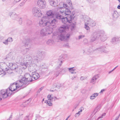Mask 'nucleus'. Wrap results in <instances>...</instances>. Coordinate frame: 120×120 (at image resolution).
<instances>
[{
	"instance_id": "f257e3e1",
	"label": "nucleus",
	"mask_w": 120,
	"mask_h": 120,
	"mask_svg": "<svg viewBox=\"0 0 120 120\" xmlns=\"http://www.w3.org/2000/svg\"><path fill=\"white\" fill-rule=\"evenodd\" d=\"M60 13H56V18L59 19H61L63 23L65 25H68V23H71L74 19L75 16L74 14L71 15V13L70 10L68 9H60L59 10Z\"/></svg>"
},
{
	"instance_id": "f03ea898",
	"label": "nucleus",
	"mask_w": 120,
	"mask_h": 120,
	"mask_svg": "<svg viewBox=\"0 0 120 120\" xmlns=\"http://www.w3.org/2000/svg\"><path fill=\"white\" fill-rule=\"evenodd\" d=\"M100 38L103 41L107 38L106 35L105 34V32L103 30L95 31L91 34L90 38V41L93 42Z\"/></svg>"
},
{
	"instance_id": "7ed1b4c3",
	"label": "nucleus",
	"mask_w": 120,
	"mask_h": 120,
	"mask_svg": "<svg viewBox=\"0 0 120 120\" xmlns=\"http://www.w3.org/2000/svg\"><path fill=\"white\" fill-rule=\"evenodd\" d=\"M24 77L20 76V77L21 78L20 80H18L17 83L19 84L20 86H21L22 84L23 85H26L29 82H32L33 80L32 78V76L28 73H26L24 75Z\"/></svg>"
},
{
	"instance_id": "20e7f679",
	"label": "nucleus",
	"mask_w": 120,
	"mask_h": 120,
	"mask_svg": "<svg viewBox=\"0 0 120 120\" xmlns=\"http://www.w3.org/2000/svg\"><path fill=\"white\" fill-rule=\"evenodd\" d=\"M50 24L49 20L48 21L47 16H44L39 20V26L41 27L49 26Z\"/></svg>"
},
{
	"instance_id": "39448f33",
	"label": "nucleus",
	"mask_w": 120,
	"mask_h": 120,
	"mask_svg": "<svg viewBox=\"0 0 120 120\" xmlns=\"http://www.w3.org/2000/svg\"><path fill=\"white\" fill-rule=\"evenodd\" d=\"M18 81H17L15 83H14L12 84H11L10 86L9 87L13 91L19 88L20 89H23L26 86V85H23L22 84L21 86H20V85H19V84L17 83Z\"/></svg>"
},
{
	"instance_id": "423d86ee",
	"label": "nucleus",
	"mask_w": 120,
	"mask_h": 120,
	"mask_svg": "<svg viewBox=\"0 0 120 120\" xmlns=\"http://www.w3.org/2000/svg\"><path fill=\"white\" fill-rule=\"evenodd\" d=\"M32 12L34 16L38 17H41L42 15L40 9L38 8H34L32 9Z\"/></svg>"
},
{
	"instance_id": "0eeeda50",
	"label": "nucleus",
	"mask_w": 120,
	"mask_h": 120,
	"mask_svg": "<svg viewBox=\"0 0 120 120\" xmlns=\"http://www.w3.org/2000/svg\"><path fill=\"white\" fill-rule=\"evenodd\" d=\"M45 55V53L44 52L41 51H38L37 53L36 58H35L34 59L40 61L44 59Z\"/></svg>"
},
{
	"instance_id": "6e6552de",
	"label": "nucleus",
	"mask_w": 120,
	"mask_h": 120,
	"mask_svg": "<svg viewBox=\"0 0 120 120\" xmlns=\"http://www.w3.org/2000/svg\"><path fill=\"white\" fill-rule=\"evenodd\" d=\"M28 69L29 71L32 73L35 72L37 70V66L35 64H28Z\"/></svg>"
},
{
	"instance_id": "1a4fd4ad",
	"label": "nucleus",
	"mask_w": 120,
	"mask_h": 120,
	"mask_svg": "<svg viewBox=\"0 0 120 120\" xmlns=\"http://www.w3.org/2000/svg\"><path fill=\"white\" fill-rule=\"evenodd\" d=\"M70 36L69 34H67L66 35H64L62 34L59 35L58 38L61 41H68L69 39Z\"/></svg>"
},
{
	"instance_id": "9d476101",
	"label": "nucleus",
	"mask_w": 120,
	"mask_h": 120,
	"mask_svg": "<svg viewBox=\"0 0 120 120\" xmlns=\"http://www.w3.org/2000/svg\"><path fill=\"white\" fill-rule=\"evenodd\" d=\"M94 51L101 52L102 53H107L109 52V50L107 49L105 46H104L97 48Z\"/></svg>"
},
{
	"instance_id": "9b49d317",
	"label": "nucleus",
	"mask_w": 120,
	"mask_h": 120,
	"mask_svg": "<svg viewBox=\"0 0 120 120\" xmlns=\"http://www.w3.org/2000/svg\"><path fill=\"white\" fill-rule=\"evenodd\" d=\"M37 4L38 7L40 8H45L46 4L45 0H38Z\"/></svg>"
},
{
	"instance_id": "f8f14e48",
	"label": "nucleus",
	"mask_w": 120,
	"mask_h": 120,
	"mask_svg": "<svg viewBox=\"0 0 120 120\" xmlns=\"http://www.w3.org/2000/svg\"><path fill=\"white\" fill-rule=\"evenodd\" d=\"M0 68L3 71H8L10 70L8 68V66L5 63L1 62L0 63Z\"/></svg>"
},
{
	"instance_id": "ddd939ff",
	"label": "nucleus",
	"mask_w": 120,
	"mask_h": 120,
	"mask_svg": "<svg viewBox=\"0 0 120 120\" xmlns=\"http://www.w3.org/2000/svg\"><path fill=\"white\" fill-rule=\"evenodd\" d=\"M59 6H60V7L58 9V12L57 13H60L59 10L60 9L63 8V9H68V10H69L68 8H67L68 6L67 4L65 3H64L63 2H61L60 3Z\"/></svg>"
},
{
	"instance_id": "4468645a",
	"label": "nucleus",
	"mask_w": 120,
	"mask_h": 120,
	"mask_svg": "<svg viewBox=\"0 0 120 120\" xmlns=\"http://www.w3.org/2000/svg\"><path fill=\"white\" fill-rule=\"evenodd\" d=\"M23 60L24 61H27L29 63H31L32 58L30 55H26L24 56Z\"/></svg>"
},
{
	"instance_id": "2eb2a0df",
	"label": "nucleus",
	"mask_w": 120,
	"mask_h": 120,
	"mask_svg": "<svg viewBox=\"0 0 120 120\" xmlns=\"http://www.w3.org/2000/svg\"><path fill=\"white\" fill-rule=\"evenodd\" d=\"M68 26L67 25H63L59 28V31L60 33H62L65 31L66 29H68Z\"/></svg>"
},
{
	"instance_id": "dca6fc26",
	"label": "nucleus",
	"mask_w": 120,
	"mask_h": 120,
	"mask_svg": "<svg viewBox=\"0 0 120 120\" xmlns=\"http://www.w3.org/2000/svg\"><path fill=\"white\" fill-rule=\"evenodd\" d=\"M50 24L52 26H54L57 22V20L56 19L54 18L53 17L50 20H49Z\"/></svg>"
},
{
	"instance_id": "f3484780",
	"label": "nucleus",
	"mask_w": 120,
	"mask_h": 120,
	"mask_svg": "<svg viewBox=\"0 0 120 120\" xmlns=\"http://www.w3.org/2000/svg\"><path fill=\"white\" fill-rule=\"evenodd\" d=\"M46 30L47 35L50 34L53 31V29L50 26H47L45 28Z\"/></svg>"
},
{
	"instance_id": "a211bd4d",
	"label": "nucleus",
	"mask_w": 120,
	"mask_h": 120,
	"mask_svg": "<svg viewBox=\"0 0 120 120\" xmlns=\"http://www.w3.org/2000/svg\"><path fill=\"white\" fill-rule=\"evenodd\" d=\"M13 91L9 88V89L6 90V94L4 97L6 98L8 96H11L12 94V92Z\"/></svg>"
},
{
	"instance_id": "6ab92c4d",
	"label": "nucleus",
	"mask_w": 120,
	"mask_h": 120,
	"mask_svg": "<svg viewBox=\"0 0 120 120\" xmlns=\"http://www.w3.org/2000/svg\"><path fill=\"white\" fill-rule=\"evenodd\" d=\"M40 75L39 74L37 73L34 72L32 73V78L33 80H35L38 79Z\"/></svg>"
},
{
	"instance_id": "aec40b11",
	"label": "nucleus",
	"mask_w": 120,
	"mask_h": 120,
	"mask_svg": "<svg viewBox=\"0 0 120 120\" xmlns=\"http://www.w3.org/2000/svg\"><path fill=\"white\" fill-rule=\"evenodd\" d=\"M88 22L87 23L88 24L91 26L93 27L96 25V23L92 19H90L89 20H88Z\"/></svg>"
},
{
	"instance_id": "412c9836",
	"label": "nucleus",
	"mask_w": 120,
	"mask_h": 120,
	"mask_svg": "<svg viewBox=\"0 0 120 120\" xmlns=\"http://www.w3.org/2000/svg\"><path fill=\"white\" fill-rule=\"evenodd\" d=\"M46 14L48 16L50 17L51 18L53 17L54 15V13L51 10H50L47 11Z\"/></svg>"
},
{
	"instance_id": "4be33fe9",
	"label": "nucleus",
	"mask_w": 120,
	"mask_h": 120,
	"mask_svg": "<svg viewBox=\"0 0 120 120\" xmlns=\"http://www.w3.org/2000/svg\"><path fill=\"white\" fill-rule=\"evenodd\" d=\"M30 39L29 38H28L27 39L23 41V43L26 46L29 47L30 46Z\"/></svg>"
},
{
	"instance_id": "5701e85b",
	"label": "nucleus",
	"mask_w": 120,
	"mask_h": 120,
	"mask_svg": "<svg viewBox=\"0 0 120 120\" xmlns=\"http://www.w3.org/2000/svg\"><path fill=\"white\" fill-rule=\"evenodd\" d=\"M118 17V12L116 11H114L112 15L113 19V20H115L117 19Z\"/></svg>"
},
{
	"instance_id": "b1692460",
	"label": "nucleus",
	"mask_w": 120,
	"mask_h": 120,
	"mask_svg": "<svg viewBox=\"0 0 120 120\" xmlns=\"http://www.w3.org/2000/svg\"><path fill=\"white\" fill-rule=\"evenodd\" d=\"M41 35L43 36L47 35L45 28L42 29L40 32Z\"/></svg>"
},
{
	"instance_id": "393cba45",
	"label": "nucleus",
	"mask_w": 120,
	"mask_h": 120,
	"mask_svg": "<svg viewBox=\"0 0 120 120\" xmlns=\"http://www.w3.org/2000/svg\"><path fill=\"white\" fill-rule=\"evenodd\" d=\"M56 0H49L50 5L52 6L56 7L57 6L56 3L55 2Z\"/></svg>"
},
{
	"instance_id": "a878e982",
	"label": "nucleus",
	"mask_w": 120,
	"mask_h": 120,
	"mask_svg": "<svg viewBox=\"0 0 120 120\" xmlns=\"http://www.w3.org/2000/svg\"><path fill=\"white\" fill-rule=\"evenodd\" d=\"M9 15L11 16L12 15L13 19H17L18 18V15L15 13L10 12L9 13Z\"/></svg>"
},
{
	"instance_id": "bb28decb",
	"label": "nucleus",
	"mask_w": 120,
	"mask_h": 120,
	"mask_svg": "<svg viewBox=\"0 0 120 120\" xmlns=\"http://www.w3.org/2000/svg\"><path fill=\"white\" fill-rule=\"evenodd\" d=\"M101 108V105H99L95 109L93 113L95 114L97 112L99 111Z\"/></svg>"
},
{
	"instance_id": "cd10ccee",
	"label": "nucleus",
	"mask_w": 120,
	"mask_h": 120,
	"mask_svg": "<svg viewBox=\"0 0 120 120\" xmlns=\"http://www.w3.org/2000/svg\"><path fill=\"white\" fill-rule=\"evenodd\" d=\"M99 77V76L98 75H94L90 81V82L94 84L95 82H94L96 81Z\"/></svg>"
},
{
	"instance_id": "c85d7f7f",
	"label": "nucleus",
	"mask_w": 120,
	"mask_h": 120,
	"mask_svg": "<svg viewBox=\"0 0 120 120\" xmlns=\"http://www.w3.org/2000/svg\"><path fill=\"white\" fill-rule=\"evenodd\" d=\"M53 86L54 88H59L61 86V84L60 82H57L54 83L53 85Z\"/></svg>"
},
{
	"instance_id": "c756f323",
	"label": "nucleus",
	"mask_w": 120,
	"mask_h": 120,
	"mask_svg": "<svg viewBox=\"0 0 120 120\" xmlns=\"http://www.w3.org/2000/svg\"><path fill=\"white\" fill-rule=\"evenodd\" d=\"M67 69H68L69 72H71L72 74H75L76 73V72L75 71H74L75 70V69H74V67H73L72 68H68Z\"/></svg>"
},
{
	"instance_id": "7c9ffc66",
	"label": "nucleus",
	"mask_w": 120,
	"mask_h": 120,
	"mask_svg": "<svg viewBox=\"0 0 120 120\" xmlns=\"http://www.w3.org/2000/svg\"><path fill=\"white\" fill-rule=\"evenodd\" d=\"M27 48H26L22 50V52L23 54H26L28 51L30 49V47L29 46Z\"/></svg>"
},
{
	"instance_id": "2f4dec72",
	"label": "nucleus",
	"mask_w": 120,
	"mask_h": 120,
	"mask_svg": "<svg viewBox=\"0 0 120 120\" xmlns=\"http://www.w3.org/2000/svg\"><path fill=\"white\" fill-rule=\"evenodd\" d=\"M67 2L68 4V7H69V8L70 9H72V6L71 3V1L70 0H67Z\"/></svg>"
},
{
	"instance_id": "473e14b6",
	"label": "nucleus",
	"mask_w": 120,
	"mask_h": 120,
	"mask_svg": "<svg viewBox=\"0 0 120 120\" xmlns=\"http://www.w3.org/2000/svg\"><path fill=\"white\" fill-rule=\"evenodd\" d=\"M47 44L50 45H52L55 43L54 41L52 40H49L47 42Z\"/></svg>"
},
{
	"instance_id": "72a5a7b5",
	"label": "nucleus",
	"mask_w": 120,
	"mask_h": 120,
	"mask_svg": "<svg viewBox=\"0 0 120 120\" xmlns=\"http://www.w3.org/2000/svg\"><path fill=\"white\" fill-rule=\"evenodd\" d=\"M6 93V90H3L1 91V95L2 96L3 98H6V97H4V96L5 95Z\"/></svg>"
},
{
	"instance_id": "f704fd0d",
	"label": "nucleus",
	"mask_w": 120,
	"mask_h": 120,
	"mask_svg": "<svg viewBox=\"0 0 120 120\" xmlns=\"http://www.w3.org/2000/svg\"><path fill=\"white\" fill-rule=\"evenodd\" d=\"M28 63V62H26V64H25V63H24V64H21L22 68L24 69L26 68L27 67H28V64H29Z\"/></svg>"
},
{
	"instance_id": "c9c22d12",
	"label": "nucleus",
	"mask_w": 120,
	"mask_h": 120,
	"mask_svg": "<svg viewBox=\"0 0 120 120\" xmlns=\"http://www.w3.org/2000/svg\"><path fill=\"white\" fill-rule=\"evenodd\" d=\"M98 95V94L97 93H95L93 94L90 96V99H94Z\"/></svg>"
},
{
	"instance_id": "e433bc0d",
	"label": "nucleus",
	"mask_w": 120,
	"mask_h": 120,
	"mask_svg": "<svg viewBox=\"0 0 120 120\" xmlns=\"http://www.w3.org/2000/svg\"><path fill=\"white\" fill-rule=\"evenodd\" d=\"M52 95H49L47 97L48 100L52 102L53 101V99H54V98H53Z\"/></svg>"
},
{
	"instance_id": "4c0bfd02",
	"label": "nucleus",
	"mask_w": 120,
	"mask_h": 120,
	"mask_svg": "<svg viewBox=\"0 0 120 120\" xmlns=\"http://www.w3.org/2000/svg\"><path fill=\"white\" fill-rule=\"evenodd\" d=\"M18 68L17 65L16 64H14L11 67V69L12 70H15Z\"/></svg>"
},
{
	"instance_id": "58836bf2",
	"label": "nucleus",
	"mask_w": 120,
	"mask_h": 120,
	"mask_svg": "<svg viewBox=\"0 0 120 120\" xmlns=\"http://www.w3.org/2000/svg\"><path fill=\"white\" fill-rule=\"evenodd\" d=\"M45 102L49 106H51L52 105V102L49 100H46L45 101Z\"/></svg>"
},
{
	"instance_id": "ea45409f",
	"label": "nucleus",
	"mask_w": 120,
	"mask_h": 120,
	"mask_svg": "<svg viewBox=\"0 0 120 120\" xmlns=\"http://www.w3.org/2000/svg\"><path fill=\"white\" fill-rule=\"evenodd\" d=\"M75 25V23H72L70 25V27L71 28V30H73L74 29Z\"/></svg>"
},
{
	"instance_id": "a19ab883",
	"label": "nucleus",
	"mask_w": 120,
	"mask_h": 120,
	"mask_svg": "<svg viewBox=\"0 0 120 120\" xmlns=\"http://www.w3.org/2000/svg\"><path fill=\"white\" fill-rule=\"evenodd\" d=\"M63 58L62 56H60L59 60V61L61 63H62L64 61Z\"/></svg>"
},
{
	"instance_id": "79ce46f5",
	"label": "nucleus",
	"mask_w": 120,
	"mask_h": 120,
	"mask_svg": "<svg viewBox=\"0 0 120 120\" xmlns=\"http://www.w3.org/2000/svg\"><path fill=\"white\" fill-rule=\"evenodd\" d=\"M7 40L8 41V42H11L13 41V39L12 37H9L8 38V39H7Z\"/></svg>"
},
{
	"instance_id": "37998d69",
	"label": "nucleus",
	"mask_w": 120,
	"mask_h": 120,
	"mask_svg": "<svg viewBox=\"0 0 120 120\" xmlns=\"http://www.w3.org/2000/svg\"><path fill=\"white\" fill-rule=\"evenodd\" d=\"M22 19L21 18H19L18 22L20 25H21L22 24Z\"/></svg>"
},
{
	"instance_id": "c03bdc74",
	"label": "nucleus",
	"mask_w": 120,
	"mask_h": 120,
	"mask_svg": "<svg viewBox=\"0 0 120 120\" xmlns=\"http://www.w3.org/2000/svg\"><path fill=\"white\" fill-rule=\"evenodd\" d=\"M14 64L12 63H9L8 65V68H10V69H11V67H12V65Z\"/></svg>"
},
{
	"instance_id": "a18cd8bd",
	"label": "nucleus",
	"mask_w": 120,
	"mask_h": 120,
	"mask_svg": "<svg viewBox=\"0 0 120 120\" xmlns=\"http://www.w3.org/2000/svg\"><path fill=\"white\" fill-rule=\"evenodd\" d=\"M85 28L87 30H88L90 29V27L89 26H88L86 24V23L85 24Z\"/></svg>"
},
{
	"instance_id": "49530a36",
	"label": "nucleus",
	"mask_w": 120,
	"mask_h": 120,
	"mask_svg": "<svg viewBox=\"0 0 120 120\" xmlns=\"http://www.w3.org/2000/svg\"><path fill=\"white\" fill-rule=\"evenodd\" d=\"M32 24V21L30 20H29L27 22V24L28 25H30Z\"/></svg>"
},
{
	"instance_id": "de8ad7c7",
	"label": "nucleus",
	"mask_w": 120,
	"mask_h": 120,
	"mask_svg": "<svg viewBox=\"0 0 120 120\" xmlns=\"http://www.w3.org/2000/svg\"><path fill=\"white\" fill-rule=\"evenodd\" d=\"M86 77H85L81 76L80 78V79L82 81L85 79H86Z\"/></svg>"
},
{
	"instance_id": "09e8293b",
	"label": "nucleus",
	"mask_w": 120,
	"mask_h": 120,
	"mask_svg": "<svg viewBox=\"0 0 120 120\" xmlns=\"http://www.w3.org/2000/svg\"><path fill=\"white\" fill-rule=\"evenodd\" d=\"M80 112H78L76 113L75 115V117H76L79 116L80 115Z\"/></svg>"
},
{
	"instance_id": "8fccbe9b",
	"label": "nucleus",
	"mask_w": 120,
	"mask_h": 120,
	"mask_svg": "<svg viewBox=\"0 0 120 120\" xmlns=\"http://www.w3.org/2000/svg\"><path fill=\"white\" fill-rule=\"evenodd\" d=\"M17 61H18L19 60V62H20L22 60V59L21 58H19V57H17Z\"/></svg>"
},
{
	"instance_id": "3c124183",
	"label": "nucleus",
	"mask_w": 120,
	"mask_h": 120,
	"mask_svg": "<svg viewBox=\"0 0 120 120\" xmlns=\"http://www.w3.org/2000/svg\"><path fill=\"white\" fill-rule=\"evenodd\" d=\"M8 41L6 40L5 41L3 42V43L5 44L6 45H7L8 44Z\"/></svg>"
},
{
	"instance_id": "603ef678",
	"label": "nucleus",
	"mask_w": 120,
	"mask_h": 120,
	"mask_svg": "<svg viewBox=\"0 0 120 120\" xmlns=\"http://www.w3.org/2000/svg\"><path fill=\"white\" fill-rule=\"evenodd\" d=\"M84 37V36L81 35L79 36V39H81L83 38Z\"/></svg>"
},
{
	"instance_id": "864d4df0",
	"label": "nucleus",
	"mask_w": 120,
	"mask_h": 120,
	"mask_svg": "<svg viewBox=\"0 0 120 120\" xmlns=\"http://www.w3.org/2000/svg\"><path fill=\"white\" fill-rule=\"evenodd\" d=\"M112 41L114 43L116 42V40L115 38V37L113 38L112 39Z\"/></svg>"
},
{
	"instance_id": "5fc2aeb1",
	"label": "nucleus",
	"mask_w": 120,
	"mask_h": 120,
	"mask_svg": "<svg viewBox=\"0 0 120 120\" xmlns=\"http://www.w3.org/2000/svg\"><path fill=\"white\" fill-rule=\"evenodd\" d=\"M115 38L116 40V41H117L119 40V39L120 38L119 37H115Z\"/></svg>"
},
{
	"instance_id": "6e6d98bb",
	"label": "nucleus",
	"mask_w": 120,
	"mask_h": 120,
	"mask_svg": "<svg viewBox=\"0 0 120 120\" xmlns=\"http://www.w3.org/2000/svg\"><path fill=\"white\" fill-rule=\"evenodd\" d=\"M81 52L83 54H85L86 53L85 50L84 49L82 50Z\"/></svg>"
},
{
	"instance_id": "4d7b16f0",
	"label": "nucleus",
	"mask_w": 120,
	"mask_h": 120,
	"mask_svg": "<svg viewBox=\"0 0 120 120\" xmlns=\"http://www.w3.org/2000/svg\"><path fill=\"white\" fill-rule=\"evenodd\" d=\"M29 116H26L25 117V120H29Z\"/></svg>"
},
{
	"instance_id": "13d9d810",
	"label": "nucleus",
	"mask_w": 120,
	"mask_h": 120,
	"mask_svg": "<svg viewBox=\"0 0 120 120\" xmlns=\"http://www.w3.org/2000/svg\"><path fill=\"white\" fill-rule=\"evenodd\" d=\"M5 73H2V72L1 71H0V75H2V76L3 75H5Z\"/></svg>"
},
{
	"instance_id": "bf43d9fd",
	"label": "nucleus",
	"mask_w": 120,
	"mask_h": 120,
	"mask_svg": "<svg viewBox=\"0 0 120 120\" xmlns=\"http://www.w3.org/2000/svg\"><path fill=\"white\" fill-rule=\"evenodd\" d=\"M81 109L80 110V111H79V112H82V110H83L84 109V108L83 107H81L80 108Z\"/></svg>"
},
{
	"instance_id": "052dcab7",
	"label": "nucleus",
	"mask_w": 120,
	"mask_h": 120,
	"mask_svg": "<svg viewBox=\"0 0 120 120\" xmlns=\"http://www.w3.org/2000/svg\"><path fill=\"white\" fill-rule=\"evenodd\" d=\"M105 115H106L105 113H103V114H102V115H101V116H101V118H102L104 116H105Z\"/></svg>"
},
{
	"instance_id": "680f3d73",
	"label": "nucleus",
	"mask_w": 120,
	"mask_h": 120,
	"mask_svg": "<svg viewBox=\"0 0 120 120\" xmlns=\"http://www.w3.org/2000/svg\"><path fill=\"white\" fill-rule=\"evenodd\" d=\"M24 4V2H22L19 4V5L20 6H22Z\"/></svg>"
},
{
	"instance_id": "e2e57ef3",
	"label": "nucleus",
	"mask_w": 120,
	"mask_h": 120,
	"mask_svg": "<svg viewBox=\"0 0 120 120\" xmlns=\"http://www.w3.org/2000/svg\"><path fill=\"white\" fill-rule=\"evenodd\" d=\"M5 0H3V1H5ZM21 0H15V1L16 2H19Z\"/></svg>"
},
{
	"instance_id": "0e129e2a",
	"label": "nucleus",
	"mask_w": 120,
	"mask_h": 120,
	"mask_svg": "<svg viewBox=\"0 0 120 120\" xmlns=\"http://www.w3.org/2000/svg\"><path fill=\"white\" fill-rule=\"evenodd\" d=\"M43 88V87H41L38 90V91H39V92Z\"/></svg>"
},
{
	"instance_id": "69168bd1",
	"label": "nucleus",
	"mask_w": 120,
	"mask_h": 120,
	"mask_svg": "<svg viewBox=\"0 0 120 120\" xmlns=\"http://www.w3.org/2000/svg\"><path fill=\"white\" fill-rule=\"evenodd\" d=\"M65 46L67 47H69V46L68 44L67 43L66 44H65Z\"/></svg>"
},
{
	"instance_id": "338daca9",
	"label": "nucleus",
	"mask_w": 120,
	"mask_h": 120,
	"mask_svg": "<svg viewBox=\"0 0 120 120\" xmlns=\"http://www.w3.org/2000/svg\"><path fill=\"white\" fill-rule=\"evenodd\" d=\"M120 114H119V116H117V117L115 119H116V120H117L118 119L120 116Z\"/></svg>"
},
{
	"instance_id": "774afa93",
	"label": "nucleus",
	"mask_w": 120,
	"mask_h": 120,
	"mask_svg": "<svg viewBox=\"0 0 120 120\" xmlns=\"http://www.w3.org/2000/svg\"><path fill=\"white\" fill-rule=\"evenodd\" d=\"M76 76H74L73 77H72V78H71V79L72 80H73L74 78H76Z\"/></svg>"
}]
</instances>
